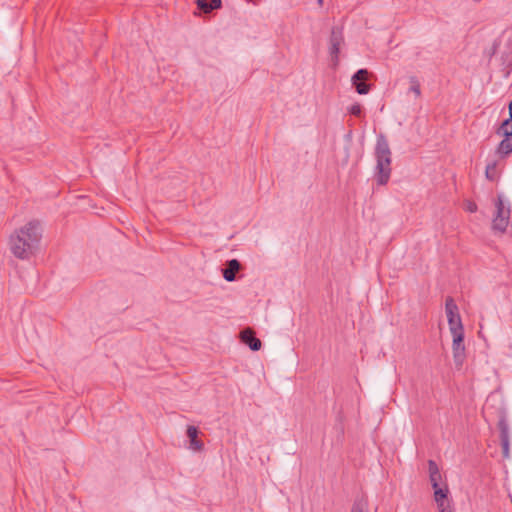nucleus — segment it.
I'll return each mask as SVG.
<instances>
[{
    "instance_id": "a211bd4d",
    "label": "nucleus",
    "mask_w": 512,
    "mask_h": 512,
    "mask_svg": "<svg viewBox=\"0 0 512 512\" xmlns=\"http://www.w3.org/2000/svg\"><path fill=\"white\" fill-rule=\"evenodd\" d=\"M410 91H412L416 97L421 95L420 83L415 76L410 77Z\"/></svg>"
},
{
    "instance_id": "412c9836",
    "label": "nucleus",
    "mask_w": 512,
    "mask_h": 512,
    "mask_svg": "<svg viewBox=\"0 0 512 512\" xmlns=\"http://www.w3.org/2000/svg\"><path fill=\"white\" fill-rule=\"evenodd\" d=\"M467 211L474 213L477 211V205L475 202H468L466 206Z\"/></svg>"
},
{
    "instance_id": "0eeeda50",
    "label": "nucleus",
    "mask_w": 512,
    "mask_h": 512,
    "mask_svg": "<svg viewBox=\"0 0 512 512\" xmlns=\"http://www.w3.org/2000/svg\"><path fill=\"white\" fill-rule=\"evenodd\" d=\"M434 490V500L437 504L439 512H454L451 501L448 499L449 489L448 486L445 485L443 488L438 486L433 488Z\"/></svg>"
},
{
    "instance_id": "1a4fd4ad",
    "label": "nucleus",
    "mask_w": 512,
    "mask_h": 512,
    "mask_svg": "<svg viewBox=\"0 0 512 512\" xmlns=\"http://www.w3.org/2000/svg\"><path fill=\"white\" fill-rule=\"evenodd\" d=\"M499 431H500V444L502 447V455L504 458H509L510 456V437H509V428L508 424L504 419H501L498 423Z\"/></svg>"
},
{
    "instance_id": "4be33fe9",
    "label": "nucleus",
    "mask_w": 512,
    "mask_h": 512,
    "mask_svg": "<svg viewBox=\"0 0 512 512\" xmlns=\"http://www.w3.org/2000/svg\"><path fill=\"white\" fill-rule=\"evenodd\" d=\"M210 5H211V7H213V10L219 9L222 6V1L221 0H211Z\"/></svg>"
},
{
    "instance_id": "6ab92c4d",
    "label": "nucleus",
    "mask_w": 512,
    "mask_h": 512,
    "mask_svg": "<svg viewBox=\"0 0 512 512\" xmlns=\"http://www.w3.org/2000/svg\"><path fill=\"white\" fill-rule=\"evenodd\" d=\"M197 7L204 13H210L213 11L210 2L208 0H196Z\"/></svg>"
},
{
    "instance_id": "423d86ee",
    "label": "nucleus",
    "mask_w": 512,
    "mask_h": 512,
    "mask_svg": "<svg viewBox=\"0 0 512 512\" xmlns=\"http://www.w3.org/2000/svg\"><path fill=\"white\" fill-rule=\"evenodd\" d=\"M330 55L334 64L338 63L340 47L344 43L343 29L340 27H333L330 35Z\"/></svg>"
},
{
    "instance_id": "f257e3e1",
    "label": "nucleus",
    "mask_w": 512,
    "mask_h": 512,
    "mask_svg": "<svg viewBox=\"0 0 512 512\" xmlns=\"http://www.w3.org/2000/svg\"><path fill=\"white\" fill-rule=\"evenodd\" d=\"M41 225L37 220L28 222L10 236V250L19 259H28L38 247L41 239Z\"/></svg>"
},
{
    "instance_id": "b1692460",
    "label": "nucleus",
    "mask_w": 512,
    "mask_h": 512,
    "mask_svg": "<svg viewBox=\"0 0 512 512\" xmlns=\"http://www.w3.org/2000/svg\"><path fill=\"white\" fill-rule=\"evenodd\" d=\"M322 2H323V0H318V3H319L320 5H322Z\"/></svg>"
},
{
    "instance_id": "aec40b11",
    "label": "nucleus",
    "mask_w": 512,
    "mask_h": 512,
    "mask_svg": "<svg viewBox=\"0 0 512 512\" xmlns=\"http://www.w3.org/2000/svg\"><path fill=\"white\" fill-rule=\"evenodd\" d=\"M349 113L351 115H354L356 117H360L362 115V106L359 104V103H355L353 104L350 108H349Z\"/></svg>"
},
{
    "instance_id": "ddd939ff",
    "label": "nucleus",
    "mask_w": 512,
    "mask_h": 512,
    "mask_svg": "<svg viewBox=\"0 0 512 512\" xmlns=\"http://www.w3.org/2000/svg\"><path fill=\"white\" fill-rule=\"evenodd\" d=\"M428 469H429V478L431 482L432 488H436L439 486V481L441 480V474L438 468V465L434 460L428 461Z\"/></svg>"
},
{
    "instance_id": "2eb2a0df",
    "label": "nucleus",
    "mask_w": 512,
    "mask_h": 512,
    "mask_svg": "<svg viewBox=\"0 0 512 512\" xmlns=\"http://www.w3.org/2000/svg\"><path fill=\"white\" fill-rule=\"evenodd\" d=\"M485 176L490 181H496L499 178V173L497 171V161L489 162L486 165Z\"/></svg>"
},
{
    "instance_id": "9d476101",
    "label": "nucleus",
    "mask_w": 512,
    "mask_h": 512,
    "mask_svg": "<svg viewBox=\"0 0 512 512\" xmlns=\"http://www.w3.org/2000/svg\"><path fill=\"white\" fill-rule=\"evenodd\" d=\"M241 341L248 345L252 351L261 349V341L255 336V332L251 328H246L240 333Z\"/></svg>"
},
{
    "instance_id": "20e7f679",
    "label": "nucleus",
    "mask_w": 512,
    "mask_h": 512,
    "mask_svg": "<svg viewBox=\"0 0 512 512\" xmlns=\"http://www.w3.org/2000/svg\"><path fill=\"white\" fill-rule=\"evenodd\" d=\"M453 337L452 352L453 360L457 367H461L466 358V349L464 345V329L456 332H451Z\"/></svg>"
},
{
    "instance_id": "dca6fc26",
    "label": "nucleus",
    "mask_w": 512,
    "mask_h": 512,
    "mask_svg": "<svg viewBox=\"0 0 512 512\" xmlns=\"http://www.w3.org/2000/svg\"><path fill=\"white\" fill-rule=\"evenodd\" d=\"M496 133L500 136L512 137V120L506 119L502 122Z\"/></svg>"
},
{
    "instance_id": "f3484780",
    "label": "nucleus",
    "mask_w": 512,
    "mask_h": 512,
    "mask_svg": "<svg viewBox=\"0 0 512 512\" xmlns=\"http://www.w3.org/2000/svg\"><path fill=\"white\" fill-rule=\"evenodd\" d=\"M350 512H368L367 502L363 499L356 500L351 508Z\"/></svg>"
},
{
    "instance_id": "f8f14e48",
    "label": "nucleus",
    "mask_w": 512,
    "mask_h": 512,
    "mask_svg": "<svg viewBox=\"0 0 512 512\" xmlns=\"http://www.w3.org/2000/svg\"><path fill=\"white\" fill-rule=\"evenodd\" d=\"M241 269V264L237 259L227 262L226 268L223 269V277L226 281L232 282L236 279V273Z\"/></svg>"
},
{
    "instance_id": "7ed1b4c3",
    "label": "nucleus",
    "mask_w": 512,
    "mask_h": 512,
    "mask_svg": "<svg viewBox=\"0 0 512 512\" xmlns=\"http://www.w3.org/2000/svg\"><path fill=\"white\" fill-rule=\"evenodd\" d=\"M445 312L447 315L450 332H456L464 329L458 306L452 297L446 298Z\"/></svg>"
},
{
    "instance_id": "6e6552de",
    "label": "nucleus",
    "mask_w": 512,
    "mask_h": 512,
    "mask_svg": "<svg viewBox=\"0 0 512 512\" xmlns=\"http://www.w3.org/2000/svg\"><path fill=\"white\" fill-rule=\"evenodd\" d=\"M369 77V72L367 69H359L352 76V84L355 87L357 93L361 95H365L370 91V85L366 83V80Z\"/></svg>"
},
{
    "instance_id": "9b49d317",
    "label": "nucleus",
    "mask_w": 512,
    "mask_h": 512,
    "mask_svg": "<svg viewBox=\"0 0 512 512\" xmlns=\"http://www.w3.org/2000/svg\"><path fill=\"white\" fill-rule=\"evenodd\" d=\"M187 437L189 438V448L193 451L203 450L204 443L198 438L199 430L197 427L189 425L186 430Z\"/></svg>"
},
{
    "instance_id": "5701e85b",
    "label": "nucleus",
    "mask_w": 512,
    "mask_h": 512,
    "mask_svg": "<svg viewBox=\"0 0 512 512\" xmlns=\"http://www.w3.org/2000/svg\"><path fill=\"white\" fill-rule=\"evenodd\" d=\"M509 115L510 117L508 119L512 120V101L509 103Z\"/></svg>"
},
{
    "instance_id": "39448f33",
    "label": "nucleus",
    "mask_w": 512,
    "mask_h": 512,
    "mask_svg": "<svg viewBox=\"0 0 512 512\" xmlns=\"http://www.w3.org/2000/svg\"><path fill=\"white\" fill-rule=\"evenodd\" d=\"M510 209L505 208L501 197L496 202V215L492 221V228L501 233L505 232L509 223Z\"/></svg>"
},
{
    "instance_id": "f03ea898",
    "label": "nucleus",
    "mask_w": 512,
    "mask_h": 512,
    "mask_svg": "<svg viewBox=\"0 0 512 512\" xmlns=\"http://www.w3.org/2000/svg\"><path fill=\"white\" fill-rule=\"evenodd\" d=\"M374 155L376 158V182L378 185H386L392 172V152L389 142L384 134H379L377 136Z\"/></svg>"
},
{
    "instance_id": "4468645a",
    "label": "nucleus",
    "mask_w": 512,
    "mask_h": 512,
    "mask_svg": "<svg viewBox=\"0 0 512 512\" xmlns=\"http://www.w3.org/2000/svg\"><path fill=\"white\" fill-rule=\"evenodd\" d=\"M504 139L499 143L496 148V154L501 158L507 157L512 152V137L503 136Z\"/></svg>"
}]
</instances>
